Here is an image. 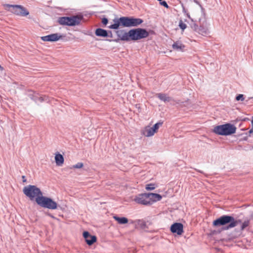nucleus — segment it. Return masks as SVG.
<instances>
[{"mask_svg": "<svg viewBox=\"0 0 253 253\" xmlns=\"http://www.w3.org/2000/svg\"><path fill=\"white\" fill-rule=\"evenodd\" d=\"M118 36L122 41H138L148 37L149 32L145 29L136 28L130 30L128 32L118 31Z\"/></svg>", "mask_w": 253, "mask_h": 253, "instance_id": "nucleus-1", "label": "nucleus"}, {"mask_svg": "<svg viewBox=\"0 0 253 253\" xmlns=\"http://www.w3.org/2000/svg\"><path fill=\"white\" fill-rule=\"evenodd\" d=\"M241 220H235V218L229 215H223L213 222V225L214 226H220L225 225L228 223L229 224L225 228L228 230L236 226L239 223H241Z\"/></svg>", "mask_w": 253, "mask_h": 253, "instance_id": "nucleus-2", "label": "nucleus"}, {"mask_svg": "<svg viewBox=\"0 0 253 253\" xmlns=\"http://www.w3.org/2000/svg\"><path fill=\"white\" fill-rule=\"evenodd\" d=\"M236 127L231 124L217 126L214 127L213 132L221 135H229L236 132Z\"/></svg>", "mask_w": 253, "mask_h": 253, "instance_id": "nucleus-3", "label": "nucleus"}, {"mask_svg": "<svg viewBox=\"0 0 253 253\" xmlns=\"http://www.w3.org/2000/svg\"><path fill=\"white\" fill-rule=\"evenodd\" d=\"M3 6L5 10L9 11L18 16H26L29 14L28 10L20 5L5 4H3Z\"/></svg>", "mask_w": 253, "mask_h": 253, "instance_id": "nucleus-4", "label": "nucleus"}, {"mask_svg": "<svg viewBox=\"0 0 253 253\" xmlns=\"http://www.w3.org/2000/svg\"><path fill=\"white\" fill-rule=\"evenodd\" d=\"M23 193L28 197L30 200L35 199L37 202V199L38 197H41L42 194L40 189L35 185H28L23 188Z\"/></svg>", "mask_w": 253, "mask_h": 253, "instance_id": "nucleus-5", "label": "nucleus"}, {"mask_svg": "<svg viewBox=\"0 0 253 253\" xmlns=\"http://www.w3.org/2000/svg\"><path fill=\"white\" fill-rule=\"evenodd\" d=\"M82 18L83 17L79 15L71 17H61L58 18V22L61 25L72 26L79 25Z\"/></svg>", "mask_w": 253, "mask_h": 253, "instance_id": "nucleus-6", "label": "nucleus"}, {"mask_svg": "<svg viewBox=\"0 0 253 253\" xmlns=\"http://www.w3.org/2000/svg\"><path fill=\"white\" fill-rule=\"evenodd\" d=\"M37 203L42 207L49 209L55 210L57 208V204L55 202L51 199L43 197L42 195L41 197L38 198Z\"/></svg>", "mask_w": 253, "mask_h": 253, "instance_id": "nucleus-7", "label": "nucleus"}, {"mask_svg": "<svg viewBox=\"0 0 253 253\" xmlns=\"http://www.w3.org/2000/svg\"><path fill=\"white\" fill-rule=\"evenodd\" d=\"M120 21L125 27L137 26L143 22V20L140 18L127 17H121Z\"/></svg>", "mask_w": 253, "mask_h": 253, "instance_id": "nucleus-8", "label": "nucleus"}, {"mask_svg": "<svg viewBox=\"0 0 253 253\" xmlns=\"http://www.w3.org/2000/svg\"><path fill=\"white\" fill-rule=\"evenodd\" d=\"M63 37V36L58 33H55L42 37L41 39L44 42H56L61 39Z\"/></svg>", "mask_w": 253, "mask_h": 253, "instance_id": "nucleus-9", "label": "nucleus"}, {"mask_svg": "<svg viewBox=\"0 0 253 253\" xmlns=\"http://www.w3.org/2000/svg\"><path fill=\"white\" fill-rule=\"evenodd\" d=\"M133 201L139 204L144 205H149V201H148L147 193L138 195L134 198Z\"/></svg>", "mask_w": 253, "mask_h": 253, "instance_id": "nucleus-10", "label": "nucleus"}, {"mask_svg": "<svg viewBox=\"0 0 253 253\" xmlns=\"http://www.w3.org/2000/svg\"><path fill=\"white\" fill-rule=\"evenodd\" d=\"M170 231L172 233H176L181 235L183 232V226L182 223H175L170 227Z\"/></svg>", "mask_w": 253, "mask_h": 253, "instance_id": "nucleus-11", "label": "nucleus"}, {"mask_svg": "<svg viewBox=\"0 0 253 253\" xmlns=\"http://www.w3.org/2000/svg\"><path fill=\"white\" fill-rule=\"evenodd\" d=\"M83 237L84 238L86 244L89 246L96 242L97 240L95 236L91 235L87 231H84L83 233Z\"/></svg>", "mask_w": 253, "mask_h": 253, "instance_id": "nucleus-12", "label": "nucleus"}, {"mask_svg": "<svg viewBox=\"0 0 253 253\" xmlns=\"http://www.w3.org/2000/svg\"><path fill=\"white\" fill-rule=\"evenodd\" d=\"M147 195L149 205H151L154 202L160 201L162 198L160 194L156 193H148Z\"/></svg>", "mask_w": 253, "mask_h": 253, "instance_id": "nucleus-13", "label": "nucleus"}, {"mask_svg": "<svg viewBox=\"0 0 253 253\" xmlns=\"http://www.w3.org/2000/svg\"><path fill=\"white\" fill-rule=\"evenodd\" d=\"M195 30L199 34L203 36H205L209 33V30L206 24L205 25L203 24L200 27L195 28Z\"/></svg>", "mask_w": 253, "mask_h": 253, "instance_id": "nucleus-14", "label": "nucleus"}, {"mask_svg": "<svg viewBox=\"0 0 253 253\" xmlns=\"http://www.w3.org/2000/svg\"><path fill=\"white\" fill-rule=\"evenodd\" d=\"M55 161L57 166H61L64 163V157L60 153H56L55 156Z\"/></svg>", "mask_w": 253, "mask_h": 253, "instance_id": "nucleus-15", "label": "nucleus"}, {"mask_svg": "<svg viewBox=\"0 0 253 253\" xmlns=\"http://www.w3.org/2000/svg\"><path fill=\"white\" fill-rule=\"evenodd\" d=\"M143 134L146 137H151L154 135L155 133L153 131L151 127L147 126L144 128L142 132Z\"/></svg>", "mask_w": 253, "mask_h": 253, "instance_id": "nucleus-16", "label": "nucleus"}, {"mask_svg": "<svg viewBox=\"0 0 253 253\" xmlns=\"http://www.w3.org/2000/svg\"><path fill=\"white\" fill-rule=\"evenodd\" d=\"M95 34L97 36L107 37L108 33L106 30L101 28H98L95 30Z\"/></svg>", "mask_w": 253, "mask_h": 253, "instance_id": "nucleus-17", "label": "nucleus"}, {"mask_svg": "<svg viewBox=\"0 0 253 253\" xmlns=\"http://www.w3.org/2000/svg\"><path fill=\"white\" fill-rule=\"evenodd\" d=\"M172 46L173 49L180 51H183L185 48V45L179 42H174Z\"/></svg>", "mask_w": 253, "mask_h": 253, "instance_id": "nucleus-18", "label": "nucleus"}, {"mask_svg": "<svg viewBox=\"0 0 253 253\" xmlns=\"http://www.w3.org/2000/svg\"><path fill=\"white\" fill-rule=\"evenodd\" d=\"M156 95L161 100L165 102H169L171 100L170 97L167 96L166 94L160 93L157 94Z\"/></svg>", "mask_w": 253, "mask_h": 253, "instance_id": "nucleus-19", "label": "nucleus"}, {"mask_svg": "<svg viewBox=\"0 0 253 253\" xmlns=\"http://www.w3.org/2000/svg\"><path fill=\"white\" fill-rule=\"evenodd\" d=\"M113 218L118 223L121 224H126L128 222L127 218L125 217H120L117 216H114Z\"/></svg>", "mask_w": 253, "mask_h": 253, "instance_id": "nucleus-20", "label": "nucleus"}, {"mask_svg": "<svg viewBox=\"0 0 253 253\" xmlns=\"http://www.w3.org/2000/svg\"><path fill=\"white\" fill-rule=\"evenodd\" d=\"M163 124V123L162 122H159L156 124H155L152 127L153 131L154 132V133L157 132L158 129L160 126H161Z\"/></svg>", "mask_w": 253, "mask_h": 253, "instance_id": "nucleus-21", "label": "nucleus"}, {"mask_svg": "<svg viewBox=\"0 0 253 253\" xmlns=\"http://www.w3.org/2000/svg\"><path fill=\"white\" fill-rule=\"evenodd\" d=\"M186 22V20H185L184 21H183L182 20H180L179 22V26L181 29H182L183 31L187 27L186 24L185 22Z\"/></svg>", "mask_w": 253, "mask_h": 253, "instance_id": "nucleus-22", "label": "nucleus"}, {"mask_svg": "<svg viewBox=\"0 0 253 253\" xmlns=\"http://www.w3.org/2000/svg\"><path fill=\"white\" fill-rule=\"evenodd\" d=\"M249 225H250V220H247L244 221L241 225V230H244L246 227L249 226Z\"/></svg>", "mask_w": 253, "mask_h": 253, "instance_id": "nucleus-23", "label": "nucleus"}, {"mask_svg": "<svg viewBox=\"0 0 253 253\" xmlns=\"http://www.w3.org/2000/svg\"><path fill=\"white\" fill-rule=\"evenodd\" d=\"M120 22L121 23L120 20L115 22V23L114 24H112L109 27V28L113 29H118L120 26Z\"/></svg>", "mask_w": 253, "mask_h": 253, "instance_id": "nucleus-24", "label": "nucleus"}, {"mask_svg": "<svg viewBox=\"0 0 253 253\" xmlns=\"http://www.w3.org/2000/svg\"><path fill=\"white\" fill-rule=\"evenodd\" d=\"M84 164L83 163H78L77 164L72 166L70 169H81L83 167Z\"/></svg>", "mask_w": 253, "mask_h": 253, "instance_id": "nucleus-25", "label": "nucleus"}, {"mask_svg": "<svg viewBox=\"0 0 253 253\" xmlns=\"http://www.w3.org/2000/svg\"><path fill=\"white\" fill-rule=\"evenodd\" d=\"M155 188V185L154 184H148L146 186V189L147 190H152Z\"/></svg>", "mask_w": 253, "mask_h": 253, "instance_id": "nucleus-26", "label": "nucleus"}, {"mask_svg": "<svg viewBox=\"0 0 253 253\" xmlns=\"http://www.w3.org/2000/svg\"><path fill=\"white\" fill-rule=\"evenodd\" d=\"M245 99V97L244 96V95L243 94H238L236 97V100L237 101H244Z\"/></svg>", "mask_w": 253, "mask_h": 253, "instance_id": "nucleus-27", "label": "nucleus"}, {"mask_svg": "<svg viewBox=\"0 0 253 253\" xmlns=\"http://www.w3.org/2000/svg\"><path fill=\"white\" fill-rule=\"evenodd\" d=\"M160 1V3L161 5H163L164 6H165L167 8L169 7V6L166 1Z\"/></svg>", "mask_w": 253, "mask_h": 253, "instance_id": "nucleus-28", "label": "nucleus"}, {"mask_svg": "<svg viewBox=\"0 0 253 253\" xmlns=\"http://www.w3.org/2000/svg\"><path fill=\"white\" fill-rule=\"evenodd\" d=\"M102 23L103 25H106L108 23V19L106 18H103L102 19Z\"/></svg>", "mask_w": 253, "mask_h": 253, "instance_id": "nucleus-29", "label": "nucleus"}, {"mask_svg": "<svg viewBox=\"0 0 253 253\" xmlns=\"http://www.w3.org/2000/svg\"><path fill=\"white\" fill-rule=\"evenodd\" d=\"M251 123L252 125V128L249 130V134H251L253 133V117H252V120L251 121Z\"/></svg>", "mask_w": 253, "mask_h": 253, "instance_id": "nucleus-30", "label": "nucleus"}, {"mask_svg": "<svg viewBox=\"0 0 253 253\" xmlns=\"http://www.w3.org/2000/svg\"><path fill=\"white\" fill-rule=\"evenodd\" d=\"M22 178L23 179V182H25L26 181V179L25 178V176H22Z\"/></svg>", "mask_w": 253, "mask_h": 253, "instance_id": "nucleus-31", "label": "nucleus"}, {"mask_svg": "<svg viewBox=\"0 0 253 253\" xmlns=\"http://www.w3.org/2000/svg\"><path fill=\"white\" fill-rule=\"evenodd\" d=\"M40 99L41 100V101H42L43 100V99L42 98V97H41L40 98Z\"/></svg>", "mask_w": 253, "mask_h": 253, "instance_id": "nucleus-32", "label": "nucleus"}, {"mask_svg": "<svg viewBox=\"0 0 253 253\" xmlns=\"http://www.w3.org/2000/svg\"><path fill=\"white\" fill-rule=\"evenodd\" d=\"M252 98H253V97H252Z\"/></svg>", "mask_w": 253, "mask_h": 253, "instance_id": "nucleus-33", "label": "nucleus"}]
</instances>
